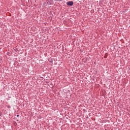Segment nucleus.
<instances>
[{"mask_svg": "<svg viewBox=\"0 0 130 130\" xmlns=\"http://www.w3.org/2000/svg\"><path fill=\"white\" fill-rule=\"evenodd\" d=\"M17 117H19V115H17Z\"/></svg>", "mask_w": 130, "mask_h": 130, "instance_id": "nucleus-4", "label": "nucleus"}, {"mask_svg": "<svg viewBox=\"0 0 130 130\" xmlns=\"http://www.w3.org/2000/svg\"><path fill=\"white\" fill-rule=\"evenodd\" d=\"M67 6H73V5H74V2H73V1H70V2H68L67 3Z\"/></svg>", "mask_w": 130, "mask_h": 130, "instance_id": "nucleus-1", "label": "nucleus"}, {"mask_svg": "<svg viewBox=\"0 0 130 130\" xmlns=\"http://www.w3.org/2000/svg\"><path fill=\"white\" fill-rule=\"evenodd\" d=\"M54 2H60V0H54Z\"/></svg>", "mask_w": 130, "mask_h": 130, "instance_id": "nucleus-2", "label": "nucleus"}, {"mask_svg": "<svg viewBox=\"0 0 130 130\" xmlns=\"http://www.w3.org/2000/svg\"><path fill=\"white\" fill-rule=\"evenodd\" d=\"M1 116H2V113H0V119H1Z\"/></svg>", "mask_w": 130, "mask_h": 130, "instance_id": "nucleus-3", "label": "nucleus"}]
</instances>
